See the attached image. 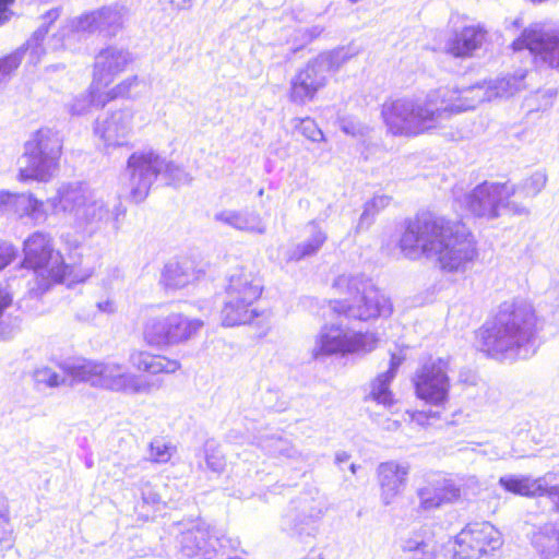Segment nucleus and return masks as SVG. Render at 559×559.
<instances>
[{"mask_svg": "<svg viewBox=\"0 0 559 559\" xmlns=\"http://www.w3.org/2000/svg\"><path fill=\"white\" fill-rule=\"evenodd\" d=\"M399 247L409 259L435 255L440 269L447 272L464 270L478 255L477 241L463 222L430 213L406 221Z\"/></svg>", "mask_w": 559, "mask_h": 559, "instance_id": "1", "label": "nucleus"}, {"mask_svg": "<svg viewBox=\"0 0 559 559\" xmlns=\"http://www.w3.org/2000/svg\"><path fill=\"white\" fill-rule=\"evenodd\" d=\"M131 371H121L120 364L83 360L68 367V373L78 381L88 382L110 391L140 393L153 388V378L176 373L181 362L163 354L145 349H132L128 358Z\"/></svg>", "mask_w": 559, "mask_h": 559, "instance_id": "2", "label": "nucleus"}, {"mask_svg": "<svg viewBox=\"0 0 559 559\" xmlns=\"http://www.w3.org/2000/svg\"><path fill=\"white\" fill-rule=\"evenodd\" d=\"M537 318L531 306L506 300L474 331V345L485 357L502 360L518 355L535 336Z\"/></svg>", "mask_w": 559, "mask_h": 559, "instance_id": "3", "label": "nucleus"}, {"mask_svg": "<svg viewBox=\"0 0 559 559\" xmlns=\"http://www.w3.org/2000/svg\"><path fill=\"white\" fill-rule=\"evenodd\" d=\"M262 294V281L252 272L241 270L230 275L219 311L222 325L225 328L266 325L269 323L266 311L257 306Z\"/></svg>", "mask_w": 559, "mask_h": 559, "instance_id": "4", "label": "nucleus"}, {"mask_svg": "<svg viewBox=\"0 0 559 559\" xmlns=\"http://www.w3.org/2000/svg\"><path fill=\"white\" fill-rule=\"evenodd\" d=\"M20 266L32 275L34 288L40 293L63 283L71 273L52 237L44 231H34L24 239Z\"/></svg>", "mask_w": 559, "mask_h": 559, "instance_id": "5", "label": "nucleus"}, {"mask_svg": "<svg viewBox=\"0 0 559 559\" xmlns=\"http://www.w3.org/2000/svg\"><path fill=\"white\" fill-rule=\"evenodd\" d=\"M334 288L338 297L328 301L331 320L368 321L388 317L393 311L389 298L374 287L360 290L354 281L338 280Z\"/></svg>", "mask_w": 559, "mask_h": 559, "instance_id": "6", "label": "nucleus"}, {"mask_svg": "<svg viewBox=\"0 0 559 559\" xmlns=\"http://www.w3.org/2000/svg\"><path fill=\"white\" fill-rule=\"evenodd\" d=\"M63 144L56 131L48 127L36 130L24 143L25 165L17 171L20 182H47L59 167Z\"/></svg>", "mask_w": 559, "mask_h": 559, "instance_id": "7", "label": "nucleus"}, {"mask_svg": "<svg viewBox=\"0 0 559 559\" xmlns=\"http://www.w3.org/2000/svg\"><path fill=\"white\" fill-rule=\"evenodd\" d=\"M380 115L388 131L397 136H417L436 128V112L409 97H389Z\"/></svg>", "mask_w": 559, "mask_h": 559, "instance_id": "8", "label": "nucleus"}, {"mask_svg": "<svg viewBox=\"0 0 559 559\" xmlns=\"http://www.w3.org/2000/svg\"><path fill=\"white\" fill-rule=\"evenodd\" d=\"M203 321L182 312L169 311L147 318L142 328V340L151 348L186 344L197 337Z\"/></svg>", "mask_w": 559, "mask_h": 559, "instance_id": "9", "label": "nucleus"}, {"mask_svg": "<svg viewBox=\"0 0 559 559\" xmlns=\"http://www.w3.org/2000/svg\"><path fill=\"white\" fill-rule=\"evenodd\" d=\"M503 545L501 532L490 522L468 523L455 536L454 559H480L493 555Z\"/></svg>", "mask_w": 559, "mask_h": 559, "instance_id": "10", "label": "nucleus"}, {"mask_svg": "<svg viewBox=\"0 0 559 559\" xmlns=\"http://www.w3.org/2000/svg\"><path fill=\"white\" fill-rule=\"evenodd\" d=\"M447 362L439 359L424 365L415 374V395L425 404L444 408L449 402L450 379L445 371Z\"/></svg>", "mask_w": 559, "mask_h": 559, "instance_id": "11", "label": "nucleus"}, {"mask_svg": "<svg viewBox=\"0 0 559 559\" xmlns=\"http://www.w3.org/2000/svg\"><path fill=\"white\" fill-rule=\"evenodd\" d=\"M515 191V186L508 183L483 182L471 193L468 207L475 216L497 217L500 210L509 205Z\"/></svg>", "mask_w": 559, "mask_h": 559, "instance_id": "12", "label": "nucleus"}, {"mask_svg": "<svg viewBox=\"0 0 559 559\" xmlns=\"http://www.w3.org/2000/svg\"><path fill=\"white\" fill-rule=\"evenodd\" d=\"M326 318L331 324L324 325L322 333L318 337L314 357L333 355V354H349L365 349V334L361 332H349L343 329L340 324L333 323L334 320ZM344 319L336 321L341 323Z\"/></svg>", "mask_w": 559, "mask_h": 559, "instance_id": "13", "label": "nucleus"}, {"mask_svg": "<svg viewBox=\"0 0 559 559\" xmlns=\"http://www.w3.org/2000/svg\"><path fill=\"white\" fill-rule=\"evenodd\" d=\"M160 159L153 151L134 152L127 162L130 181L132 185L131 194L135 201L144 200L153 181L160 174Z\"/></svg>", "mask_w": 559, "mask_h": 559, "instance_id": "14", "label": "nucleus"}, {"mask_svg": "<svg viewBox=\"0 0 559 559\" xmlns=\"http://www.w3.org/2000/svg\"><path fill=\"white\" fill-rule=\"evenodd\" d=\"M328 83L322 63L317 60L299 69L290 81L288 99L296 105H305L316 99Z\"/></svg>", "mask_w": 559, "mask_h": 559, "instance_id": "15", "label": "nucleus"}, {"mask_svg": "<svg viewBox=\"0 0 559 559\" xmlns=\"http://www.w3.org/2000/svg\"><path fill=\"white\" fill-rule=\"evenodd\" d=\"M468 92L469 87L461 90L451 85L439 86L430 91L423 105L436 112L437 126L440 116L462 112L473 107V100L465 95Z\"/></svg>", "mask_w": 559, "mask_h": 559, "instance_id": "16", "label": "nucleus"}, {"mask_svg": "<svg viewBox=\"0 0 559 559\" xmlns=\"http://www.w3.org/2000/svg\"><path fill=\"white\" fill-rule=\"evenodd\" d=\"M489 31L483 24H471L455 31L449 39L445 51L450 56L467 59L489 43Z\"/></svg>", "mask_w": 559, "mask_h": 559, "instance_id": "17", "label": "nucleus"}, {"mask_svg": "<svg viewBox=\"0 0 559 559\" xmlns=\"http://www.w3.org/2000/svg\"><path fill=\"white\" fill-rule=\"evenodd\" d=\"M498 484L508 493L530 499L559 495V486H548L544 477L506 475L499 478Z\"/></svg>", "mask_w": 559, "mask_h": 559, "instance_id": "18", "label": "nucleus"}, {"mask_svg": "<svg viewBox=\"0 0 559 559\" xmlns=\"http://www.w3.org/2000/svg\"><path fill=\"white\" fill-rule=\"evenodd\" d=\"M409 468L394 461L383 462L377 468L381 498L388 504L396 498L407 483Z\"/></svg>", "mask_w": 559, "mask_h": 559, "instance_id": "19", "label": "nucleus"}, {"mask_svg": "<svg viewBox=\"0 0 559 559\" xmlns=\"http://www.w3.org/2000/svg\"><path fill=\"white\" fill-rule=\"evenodd\" d=\"M130 59L122 51L103 49L93 66V84L96 88L107 86L118 74L126 71Z\"/></svg>", "mask_w": 559, "mask_h": 559, "instance_id": "20", "label": "nucleus"}, {"mask_svg": "<svg viewBox=\"0 0 559 559\" xmlns=\"http://www.w3.org/2000/svg\"><path fill=\"white\" fill-rule=\"evenodd\" d=\"M418 497L424 509H433L459 500L461 490L451 479L442 478L420 488Z\"/></svg>", "mask_w": 559, "mask_h": 559, "instance_id": "21", "label": "nucleus"}, {"mask_svg": "<svg viewBox=\"0 0 559 559\" xmlns=\"http://www.w3.org/2000/svg\"><path fill=\"white\" fill-rule=\"evenodd\" d=\"M550 35L538 27H526L511 43L513 51L527 49L533 55H539L545 60Z\"/></svg>", "mask_w": 559, "mask_h": 559, "instance_id": "22", "label": "nucleus"}, {"mask_svg": "<svg viewBox=\"0 0 559 559\" xmlns=\"http://www.w3.org/2000/svg\"><path fill=\"white\" fill-rule=\"evenodd\" d=\"M396 369L391 366L389 370L378 374L371 383L370 397L379 404L392 405L394 396L390 389V383L395 377Z\"/></svg>", "mask_w": 559, "mask_h": 559, "instance_id": "23", "label": "nucleus"}, {"mask_svg": "<svg viewBox=\"0 0 559 559\" xmlns=\"http://www.w3.org/2000/svg\"><path fill=\"white\" fill-rule=\"evenodd\" d=\"M325 240V233L318 226H314L310 238L295 247L293 251V258L296 260H301L306 257L317 253Z\"/></svg>", "mask_w": 559, "mask_h": 559, "instance_id": "24", "label": "nucleus"}, {"mask_svg": "<svg viewBox=\"0 0 559 559\" xmlns=\"http://www.w3.org/2000/svg\"><path fill=\"white\" fill-rule=\"evenodd\" d=\"M138 85V76H131L128 78L120 83H118L114 88H111L104 99L102 100L103 104H106L108 102L118 99V98H128L131 95V90Z\"/></svg>", "mask_w": 559, "mask_h": 559, "instance_id": "25", "label": "nucleus"}, {"mask_svg": "<svg viewBox=\"0 0 559 559\" xmlns=\"http://www.w3.org/2000/svg\"><path fill=\"white\" fill-rule=\"evenodd\" d=\"M162 277L166 286H180L186 283L182 277H187V273L178 263H169L164 267Z\"/></svg>", "mask_w": 559, "mask_h": 559, "instance_id": "26", "label": "nucleus"}, {"mask_svg": "<svg viewBox=\"0 0 559 559\" xmlns=\"http://www.w3.org/2000/svg\"><path fill=\"white\" fill-rule=\"evenodd\" d=\"M16 257V247L8 240L0 239V271L13 263Z\"/></svg>", "mask_w": 559, "mask_h": 559, "instance_id": "27", "label": "nucleus"}, {"mask_svg": "<svg viewBox=\"0 0 559 559\" xmlns=\"http://www.w3.org/2000/svg\"><path fill=\"white\" fill-rule=\"evenodd\" d=\"M150 454L153 461L157 463L168 462L171 456L170 447L160 441L152 442L150 445Z\"/></svg>", "mask_w": 559, "mask_h": 559, "instance_id": "28", "label": "nucleus"}, {"mask_svg": "<svg viewBox=\"0 0 559 559\" xmlns=\"http://www.w3.org/2000/svg\"><path fill=\"white\" fill-rule=\"evenodd\" d=\"M299 128L301 133L311 141L321 140L323 136L314 120L310 118L301 119Z\"/></svg>", "mask_w": 559, "mask_h": 559, "instance_id": "29", "label": "nucleus"}, {"mask_svg": "<svg viewBox=\"0 0 559 559\" xmlns=\"http://www.w3.org/2000/svg\"><path fill=\"white\" fill-rule=\"evenodd\" d=\"M545 61L551 67H559V36L550 35Z\"/></svg>", "mask_w": 559, "mask_h": 559, "instance_id": "30", "label": "nucleus"}, {"mask_svg": "<svg viewBox=\"0 0 559 559\" xmlns=\"http://www.w3.org/2000/svg\"><path fill=\"white\" fill-rule=\"evenodd\" d=\"M17 0H0V26L9 23L14 16L13 8Z\"/></svg>", "mask_w": 559, "mask_h": 559, "instance_id": "31", "label": "nucleus"}, {"mask_svg": "<svg viewBox=\"0 0 559 559\" xmlns=\"http://www.w3.org/2000/svg\"><path fill=\"white\" fill-rule=\"evenodd\" d=\"M205 460H206L207 466L214 472H219L225 466L224 456L217 452L212 451L210 453H206Z\"/></svg>", "mask_w": 559, "mask_h": 559, "instance_id": "32", "label": "nucleus"}, {"mask_svg": "<svg viewBox=\"0 0 559 559\" xmlns=\"http://www.w3.org/2000/svg\"><path fill=\"white\" fill-rule=\"evenodd\" d=\"M438 412H426V411H416L411 415V419L419 425L429 424L431 419H438Z\"/></svg>", "mask_w": 559, "mask_h": 559, "instance_id": "33", "label": "nucleus"}, {"mask_svg": "<svg viewBox=\"0 0 559 559\" xmlns=\"http://www.w3.org/2000/svg\"><path fill=\"white\" fill-rule=\"evenodd\" d=\"M46 383L49 385V386H58L62 383V379L60 378V376L56 372H51L48 378L46 379Z\"/></svg>", "mask_w": 559, "mask_h": 559, "instance_id": "34", "label": "nucleus"}, {"mask_svg": "<svg viewBox=\"0 0 559 559\" xmlns=\"http://www.w3.org/2000/svg\"><path fill=\"white\" fill-rule=\"evenodd\" d=\"M169 2L175 9L182 10L188 9L191 5L192 0H169Z\"/></svg>", "mask_w": 559, "mask_h": 559, "instance_id": "35", "label": "nucleus"}, {"mask_svg": "<svg viewBox=\"0 0 559 559\" xmlns=\"http://www.w3.org/2000/svg\"><path fill=\"white\" fill-rule=\"evenodd\" d=\"M229 221L235 224L236 226L240 227V224L241 223H245L246 221L239 215V214H234Z\"/></svg>", "mask_w": 559, "mask_h": 559, "instance_id": "36", "label": "nucleus"}, {"mask_svg": "<svg viewBox=\"0 0 559 559\" xmlns=\"http://www.w3.org/2000/svg\"><path fill=\"white\" fill-rule=\"evenodd\" d=\"M10 58H0V72L4 71L5 68L11 67L10 64Z\"/></svg>", "mask_w": 559, "mask_h": 559, "instance_id": "37", "label": "nucleus"}, {"mask_svg": "<svg viewBox=\"0 0 559 559\" xmlns=\"http://www.w3.org/2000/svg\"><path fill=\"white\" fill-rule=\"evenodd\" d=\"M524 76H525V75H521V76L519 78V82H520L521 84L523 83Z\"/></svg>", "mask_w": 559, "mask_h": 559, "instance_id": "38", "label": "nucleus"}, {"mask_svg": "<svg viewBox=\"0 0 559 559\" xmlns=\"http://www.w3.org/2000/svg\"><path fill=\"white\" fill-rule=\"evenodd\" d=\"M557 540L559 542V533H558V536H557Z\"/></svg>", "mask_w": 559, "mask_h": 559, "instance_id": "39", "label": "nucleus"}]
</instances>
